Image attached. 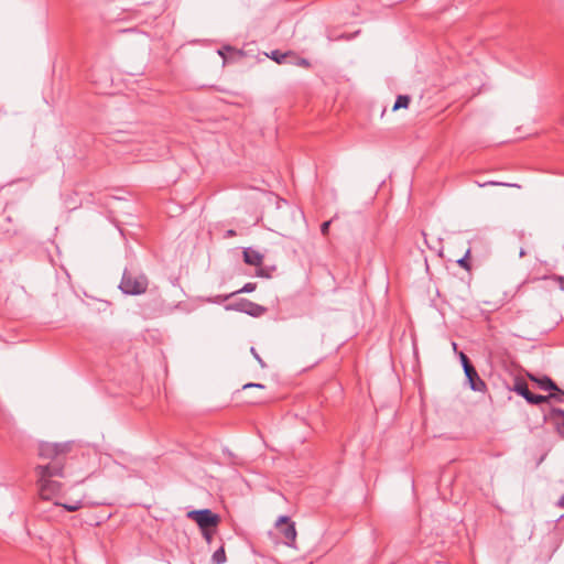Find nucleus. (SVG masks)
<instances>
[{"label": "nucleus", "instance_id": "f257e3e1", "mask_svg": "<svg viewBox=\"0 0 564 564\" xmlns=\"http://www.w3.org/2000/svg\"><path fill=\"white\" fill-rule=\"evenodd\" d=\"M40 497L44 500H54L62 490L58 478L64 477V469L58 465H39L35 468Z\"/></svg>", "mask_w": 564, "mask_h": 564}, {"label": "nucleus", "instance_id": "f03ea898", "mask_svg": "<svg viewBox=\"0 0 564 564\" xmlns=\"http://www.w3.org/2000/svg\"><path fill=\"white\" fill-rule=\"evenodd\" d=\"M149 280L145 274L124 270L119 289L129 295H140L145 293Z\"/></svg>", "mask_w": 564, "mask_h": 564}, {"label": "nucleus", "instance_id": "7ed1b4c3", "mask_svg": "<svg viewBox=\"0 0 564 564\" xmlns=\"http://www.w3.org/2000/svg\"><path fill=\"white\" fill-rule=\"evenodd\" d=\"M70 443H41L39 455L41 458L50 459L46 465L58 464L64 469L65 455L70 451Z\"/></svg>", "mask_w": 564, "mask_h": 564}, {"label": "nucleus", "instance_id": "20e7f679", "mask_svg": "<svg viewBox=\"0 0 564 564\" xmlns=\"http://www.w3.org/2000/svg\"><path fill=\"white\" fill-rule=\"evenodd\" d=\"M275 529L283 539V543L290 547H296V529L295 523L288 516H281L275 522Z\"/></svg>", "mask_w": 564, "mask_h": 564}, {"label": "nucleus", "instance_id": "39448f33", "mask_svg": "<svg viewBox=\"0 0 564 564\" xmlns=\"http://www.w3.org/2000/svg\"><path fill=\"white\" fill-rule=\"evenodd\" d=\"M187 517L193 519L202 530L215 529L219 522V517L209 509L189 511Z\"/></svg>", "mask_w": 564, "mask_h": 564}, {"label": "nucleus", "instance_id": "423d86ee", "mask_svg": "<svg viewBox=\"0 0 564 564\" xmlns=\"http://www.w3.org/2000/svg\"><path fill=\"white\" fill-rule=\"evenodd\" d=\"M513 391L523 397L531 404H541L549 401L551 398H557L556 394L541 395L534 394L529 390L527 382L518 381L514 384Z\"/></svg>", "mask_w": 564, "mask_h": 564}, {"label": "nucleus", "instance_id": "0eeeda50", "mask_svg": "<svg viewBox=\"0 0 564 564\" xmlns=\"http://www.w3.org/2000/svg\"><path fill=\"white\" fill-rule=\"evenodd\" d=\"M465 376L467 378L469 388L476 392H484L486 390L485 381L478 376L474 366H466L464 369Z\"/></svg>", "mask_w": 564, "mask_h": 564}, {"label": "nucleus", "instance_id": "6e6552de", "mask_svg": "<svg viewBox=\"0 0 564 564\" xmlns=\"http://www.w3.org/2000/svg\"><path fill=\"white\" fill-rule=\"evenodd\" d=\"M532 380L536 381L539 387L542 389V390H545V391H556L557 393H555L557 395V398H555L557 401L562 402V398L561 397H564V391L560 390L557 388V386L555 384V382L549 378V377H543L541 379H535L533 377H530Z\"/></svg>", "mask_w": 564, "mask_h": 564}, {"label": "nucleus", "instance_id": "1a4fd4ad", "mask_svg": "<svg viewBox=\"0 0 564 564\" xmlns=\"http://www.w3.org/2000/svg\"><path fill=\"white\" fill-rule=\"evenodd\" d=\"M243 260L247 264L259 267L263 262V254L254 249L246 248L243 250Z\"/></svg>", "mask_w": 564, "mask_h": 564}, {"label": "nucleus", "instance_id": "9d476101", "mask_svg": "<svg viewBox=\"0 0 564 564\" xmlns=\"http://www.w3.org/2000/svg\"><path fill=\"white\" fill-rule=\"evenodd\" d=\"M242 312H246L249 315L252 316H259L264 312V308L258 304H254L252 302H247L243 304V307L241 308Z\"/></svg>", "mask_w": 564, "mask_h": 564}, {"label": "nucleus", "instance_id": "9b49d317", "mask_svg": "<svg viewBox=\"0 0 564 564\" xmlns=\"http://www.w3.org/2000/svg\"><path fill=\"white\" fill-rule=\"evenodd\" d=\"M291 55H292V52L282 53V52L275 50V51H272L269 56L271 59H273L278 64H284V63H288Z\"/></svg>", "mask_w": 564, "mask_h": 564}, {"label": "nucleus", "instance_id": "f8f14e48", "mask_svg": "<svg viewBox=\"0 0 564 564\" xmlns=\"http://www.w3.org/2000/svg\"><path fill=\"white\" fill-rule=\"evenodd\" d=\"M288 63L296 65V66H300V67H304V68L311 67V63H310L308 59L303 58V57H299L294 53H292V55L290 56Z\"/></svg>", "mask_w": 564, "mask_h": 564}, {"label": "nucleus", "instance_id": "ddd939ff", "mask_svg": "<svg viewBox=\"0 0 564 564\" xmlns=\"http://www.w3.org/2000/svg\"><path fill=\"white\" fill-rule=\"evenodd\" d=\"M410 104V97L408 95H399L397 97V100L393 105V111L401 109V108H408Z\"/></svg>", "mask_w": 564, "mask_h": 564}, {"label": "nucleus", "instance_id": "4468645a", "mask_svg": "<svg viewBox=\"0 0 564 564\" xmlns=\"http://www.w3.org/2000/svg\"><path fill=\"white\" fill-rule=\"evenodd\" d=\"M54 505L62 506L65 510H67L69 512L77 511L83 506L80 500H76V501H73L69 503H61V502L55 501Z\"/></svg>", "mask_w": 564, "mask_h": 564}, {"label": "nucleus", "instance_id": "2eb2a0df", "mask_svg": "<svg viewBox=\"0 0 564 564\" xmlns=\"http://www.w3.org/2000/svg\"><path fill=\"white\" fill-rule=\"evenodd\" d=\"M213 562L215 564H223L226 562V553L224 546H220L213 554Z\"/></svg>", "mask_w": 564, "mask_h": 564}, {"label": "nucleus", "instance_id": "dca6fc26", "mask_svg": "<svg viewBox=\"0 0 564 564\" xmlns=\"http://www.w3.org/2000/svg\"><path fill=\"white\" fill-rule=\"evenodd\" d=\"M257 284L256 283H246L237 293H251L256 290Z\"/></svg>", "mask_w": 564, "mask_h": 564}, {"label": "nucleus", "instance_id": "f3484780", "mask_svg": "<svg viewBox=\"0 0 564 564\" xmlns=\"http://www.w3.org/2000/svg\"><path fill=\"white\" fill-rule=\"evenodd\" d=\"M203 531V535L205 538V540L210 543L212 542V539H213V535H214V529H205V530H202Z\"/></svg>", "mask_w": 564, "mask_h": 564}, {"label": "nucleus", "instance_id": "a211bd4d", "mask_svg": "<svg viewBox=\"0 0 564 564\" xmlns=\"http://www.w3.org/2000/svg\"><path fill=\"white\" fill-rule=\"evenodd\" d=\"M459 358L462 361L463 369H466V366H473L468 357L464 352H459Z\"/></svg>", "mask_w": 564, "mask_h": 564}, {"label": "nucleus", "instance_id": "6ab92c4d", "mask_svg": "<svg viewBox=\"0 0 564 564\" xmlns=\"http://www.w3.org/2000/svg\"><path fill=\"white\" fill-rule=\"evenodd\" d=\"M329 226H330V220L324 221V223L321 225V232H322L324 236H326V235L328 234Z\"/></svg>", "mask_w": 564, "mask_h": 564}, {"label": "nucleus", "instance_id": "aec40b11", "mask_svg": "<svg viewBox=\"0 0 564 564\" xmlns=\"http://www.w3.org/2000/svg\"><path fill=\"white\" fill-rule=\"evenodd\" d=\"M251 352L252 355L254 356V358L259 361V364L261 365V367H264V362L263 360L259 357V355L257 354L256 349L254 348H251Z\"/></svg>", "mask_w": 564, "mask_h": 564}, {"label": "nucleus", "instance_id": "412c9836", "mask_svg": "<svg viewBox=\"0 0 564 564\" xmlns=\"http://www.w3.org/2000/svg\"><path fill=\"white\" fill-rule=\"evenodd\" d=\"M250 388H260V389H262L263 386L260 384V383H247V384L243 386L245 390L250 389Z\"/></svg>", "mask_w": 564, "mask_h": 564}, {"label": "nucleus", "instance_id": "4be33fe9", "mask_svg": "<svg viewBox=\"0 0 564 564\" xmlns=\"http://www.w3.org/2000/svg\"><path fill=\"white\" fill-rule=\"evenodd\" d=\"M486 185H506V186H511L510 184L498 183V182H487L485 184H479V186H486Z\"/></svg>", "mask_w": 564, "mask_h": 564}, {"label": "nucleus", "instance_id": "5701e85b", "mask_svg": "<svg viewBox=\"0 0 564 564\" xmlns=\"http://www.w3.org/2000/svg\"><path fill=\"white\" fill-rule=\"evenodd\" d=\"M457 263L463 267V268H467L468 264H467V260H466V257L465 258H462L457 261Z\"/></svg>", "mask_w": 564, "mask_h": 564}, {"label": "nucleus", "instance_id": "b1692460", "mask_svg": "<svg viewBox=\"0 0 564 564\" xmlns=\"http://www.w3.org/2000/svg\"><path fill=\"white\" fill-rule=\"evenodd\" d=\"M557 505L561 507V508H564V496L561 497V499L558 500Z\"/></svg>", "mask_w": 564, "mask_h": 564}, {"label": "nucleus", "instance_id": "393cba45", "mask_svg": "<svg viewBox=\"0 0 564 564\" xmlns=\"http://www.w3.org/2000/svg\"><path fill=\"white\" fill-rule=\"evenodd\" d=\"M235 235V231L234 230H228L227 231V236H234Z\"/></svg>", "mask_w": 564, "mask_h": 564}, {"label": "nucleus", "instance_id": "a878e982", "mask_svg": "<svg viewBox=\"0 0 564 564\" xmlns=\"http://www.w3.org/2000/svg\"><path fill=\"white\" fill-rule=\"evenodd\" d=\"M452 346H453V349H454V350H456V349H457V345H456V343H453V344H452Z\"/></svg>", "mask_w": 564, "mask_h": 564}, {"label": "nucleus", "instance_id": "bb28decb", "mask_svg": "<svg viewBox=\"0 0 564 564\" xmlns=\"http://www.w3.org/2000/svg\"><path fill=\"white\" fill-rule=\"evenodd\" d=\"M524 254H525V252H524V250L522 249V250L520 251V257H523Z\"/></svg>", "mask_w": 564, "mask_h": 564}, {"label": "nucleus", "instance_id": "cd10ccee", "mask_svg": "<svg viewBox=\"0 0 564 564\" xmlns=\"http://www.w3.org/2000/svg\"><path fill=\"white\" fill-rule=\"evenodd\" d=\"M563 288H564V285H563Z\"/></svg>", "mask_w": 564, "mask_h": 564}]
</instances>
